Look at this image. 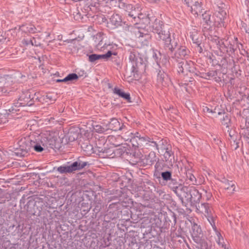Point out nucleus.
<instances>
[{"label": "nucleus", "mask_w": 249, "mask_h": 249, "mask_svg": "<svg viewBox=\"0 0 249 249\" xmlns=\"http://www.w3.org/2000/svg\"><path fill=\"white\" fill-rule=\"evenodd\" d=\"M206 74L207 75V76L209 77V78H210L211 77H212L216 76L217 75V73L216 71H212L208 72L207 73H206Z\"/></svg>", "instance_id": "nucleus-50"}, {"label": "nucleus", "mask_w": 249, "mask_h": 249, "mask_svg": "<svg viewBox=\"0 0 249 249\" xmlns=\"http://www.w3.org/2000/svg\"><path fill=\"white\" fill-rule=\"evenodd\" d=\"M217 235V239H216V242L218 244V245L223 249H226V245L224 243V239L223 237H222L220 233H219L217 231V229L216 228V231H215Z\"/></svg>", "instance_id": "nucleus-34"}, {"label": "nucleus", "mask_w": 249, "mask_h": 249, "mask_svg": "<svg viewBox=\"0 0 249 249\" xmlns=\"http://www.w3.org/2000/svg\"><path fill=\"white\" fill-rule=\"evenodd\" d=\"M21 30L26 33L34 34L39 32V31L33 25L28 24L22 25L21 26Z\"/></svg>", "instance_id": "nucleus-29"}, {"label": "nucleus", "mask_w": 249, "mask_h": 249, "mask_svg": "<svg viewBox=\"0 0 249 249\" xmlns=\"http://www.w3.org/2000/svg\"><path fill=\"white\" fill-rule=\"evenodd\" d=\"M225 20H220L216 18L214 19L213 26L217 27L225 26Z\"/></svg>", "instance_id": "nucleus-43"}, {"label": "nucleus", "mask_w": 249, "mask_h": 249, "mask_svg": "<svg viewBox=\"0 0 249 249\" xmlns=\"http://www.w3.org/2000/svg\"><path fill=\"white\" fill-rule=\"evenodd\" d=\"M161 176L162 179L166 181L167 182L170 180L172 178V173L170 171H165L161 173Z\"/></svg>", "instance_id": "nucleus-39"}, {"label": "nucleus", "mask_w": 249, "mask_h": 249, "mask_svg": "<svg viewBox=\"0 0 249 249\" xmlns=\"http://www.w3.org/2000/svg\"><path fill=\"white\" fill-rule=\"evenodd\" d=\"M113 0L115 3V6H118L125 12L124 14L127 16V20L129 21L132 22L133 24L137 23L139 20V13L132 5L126 3L124 0Z\"/></svg>", "instance_id": "nucleus-2"}, {"label": "nucleus", "mask_w": 249, "mask_h": 249, "mask_svg": "<svg viewBox=\"0 0 249 249\" xmlns=\"http://www.w3.org/2000/svg\"><path fill=\"white\" fill-rule=\"evenodd\" d=\"M192 237L196 243L201 242L203 237V233L201 228L196 224H194L192 227Z\"/></svg>", "instance_id": "nucleus-11"}, {"label": "nucleus", "mask_w": 249, "mask_h": 249, "mask_svg": "<svg viewBox=\"0 0 249 249\" xmlns=\"http://www.w3.org/2000/svg\"><path fill=\"white\" fill-rule=\"evenodd\" d=\"M171 148V145L166 140L161 139L159 140L157 142V150H160L161 152L169 150Z\"/></svg>", "instance_id": "nucleus-24"}, {"label": "nucleus", "mask_w": 249, "mask_h": 249, "mask_svg": "<svg viewBox=\"0 0 249 249\" xmlns=\"http://www.w3.org/2000/svg\"><path fill=\"white\" fill-rule=\"evenodd\" d=\"M129 53V60L132 65L131 70L134 73L138 72L139 67L143 64V59L140 55L138 52L134 48L130 49L128 50Z\"/></svg>", "instance_id": "nucleus-5"}, {"label": "nucleus", "mask_w": 249, "mask_h": 249, "mask_svg": "<svg viewBox=\"0 0 249 249\" xmlns=\"http://www.w3.org/2000/svg\"><path fill=\"white\" fill-rule=\"evenodd\" d=\"M155 168L157 169V170H158L159 168V164L157 162L155 165Z\"/></svg>", "instance_id": "nucleus-60"}, {"label": "nucleus", "mask_w": 249, "mask_h": 249, "mask_svg": "<svg viewBox=\"0 0 249 249\" xmlns=\"http://www.w3.org/2000/svg\"><path fill=\"white\" fill-rule=\"evenodd\" d=\"M178 71L184 75L190 74L191 76L196 74L194 63L191 61L183 60L178 64Z\"/></svg>", "instance_id": "nucleus-7"}, {"label": "nucleus", "mask_w": 249, "mask_h": 249, "mask_svg": "<svg viewBox=\"0 0 249 249\" xmlns=\"http://www.w3.org/2000/svg\"><path fill=\"white\" fill-rule=\"evenodd\" d=\"M243 134L244 137H248L249 136V117H248L246 120V128L243 129Z\"/></svg>", "instance_id": "nucleus-40"}, {"label": "nucleus", "mask_w": 249, "mask_h": 249, "mask_svg": "<svg viewBox=\"0 0 249 249\" xmlns=\"http://www.w3.org/2000/svg\"><path fill=\"white\" fill-rule=\"evenodd\" d=\"M136 36L138 37H142L143 36V34L141 32L138 31L136 33Z\"/></svg>", "instance_id": "nucleus-56"}, {"label": "nucleus", "mask_w": 249, "mask_h": 249, "mask_svg": "<svg viewBox=\"0 0 249 249\" xmlns=\"http://www.w3.org/2000/svg\"><path fill=\"white\" fill-rule=\"evenodd\" d=\"M222 187L229 191V193H232L235 189V186L234 183L232 181H229L226 179H224L222 181Z\"/></svg>", "instance_id": "nucleus-25"}, {"label": "nucleus", "mask_w": 249, "mask_h": 249, "mask_svg": "<svg viewBox=\"0 0 249 249\" xmlns=\"http://www.w3.org/2000/svg\"><path fill=\"white\" fill-rule=\"evenodd\" d=\"M189 51L185 46H180L175 52L172 57L174 59H183L187 55H188Z\"/></svg>", "instance_id": "nucleus-18"}, {"label": "nucleus", "mask_w": 249, "mask_h": 249, "mask_svg": "<svg viewBox=\"0 0 249 249\" xmlns=\"http://www.w3.org/2000/svg\"><path fill=\"white\" fill-rule=\"evenodd\" d=\"M197 244L198 245V249H212V245H209L207 242L202 239L201 242Z\"/></svg>", "instance_id": "nucleus-38"}, {"label": "nucleus", "mask_w": 249, "mask_h": 249, "mask_svg": "<svg viewBox=\"0 0 249 249\" xmlns=\"http://www.w3.org/2000/svg\"><path fill=\"white\" fill-rule=\"evenodd\" d=\"M109 141L110 143L115 147L120 146L122 144V139L120 136H118L117 137L112 136L110 138Z\"/></svg>", "instance_id": "nucleus-31"}, {"label": "nucleus", "mask_w": 249, "mask_h": 249, "mask_svg": "<svg viewBox=\"0 0 249 249\" xmlns=\"http://www.w3.org/2000/svg\"><path fill=\"white\" fill-rule=\"evenodd\" d=\"M37 140L42 146L52 147L54 141V133L50 131H44L38 136Z\"/></svg>", "instance_id": "nucleus-8"}, {"label": "nucleus", "mask_w": 249, "mask_h": 249, "mask_svg": "<svg viewBox=\"0 0 249 249\" xmlns=\"http://www.w3.org/2000/svg\"><path fill=\"white\" fill-rule=\"evenodd\" d=\"M30 42L32 46H38L40 45L39 43H37L35 38L33 37L32 39H30Z\"/></svg>", "instance_id": "nucleus-53"}, {"label": "nucleus", "mask_w": 249, "mask_h": 249, "mask_svg": "<svg viewBox=\"0 0 249 249\" xmlns=\"http://www.w3.org/2000/svg\"><path fill=\"white\" fill-rule=\"evenodd\" d=\"M73 15V18L75 20L78 21H82L84 18L83 15H82L78 10H76L75 12H74Z\"/></svg>", "instance_id": "nucleus-44"}, {"label": "nucleus", "mask_w": 249, "mask_h": 249, "mask_svg": "<svg viewBox=\"0 0 249 249\" xmlns=\"http://www.w3.org/2000/svg\"><path fill=\"white\" fill-rule=\"evenodd\" d=\"M122 131L123 133L121 136L122 139H124L126 142H129L131 143L134 136L135 133H134L130 130H127V128L126 130L124 129Z\"/></svg>", "instance_id": "nucleus-26"}, {"label": "nucleus", "mask_w": 249, "mask_h": 249, "mask_svg": "<svg viewBox=\"0 0 249 249\" xmlns=\"http://www.w3.org/2000/svg\"><path fill=\"white\" fill-rule=\"evenodd\" d=\"M168 187L179 197L182 199V195L179 194V190L182 187L177 178H172L167 182Z\"/></svg>", "instance_id": "nucleus-15"}, {"label": "nucleus", "mask_w": 249, "mask_h": 249, "mask_svg": "<svg viewBox=\"0 0 249 249\" xmlns=\"http://www.w3.org/2000/svg\"><path fill=\"white\" fill-rule=\"evenodd\" d=\"M31 93L28 91L22 93L18 101L9 108V111L16 113L19 110L21 107L31 106L34 104V97L31 98Z\"/></svg>", "instance_id": "nucleus-4"}, {"label": "nucleus", "mask_w": 249, "mask_h": 249, "mask_svg": "<svg viewBox=\"0 0 249 249\" xmlns=\"http://www.w3.org/2000/svg\"><path fill=\"white\" fill-rule=\"evenodd\" d=\"M187 5L190 7L195 2L193 0H182Z\"/></svg>", "instance_id": "nucleus-54"}, {"label": "nucleus", "mask_w": 249, "mask_h": 249, "mask_svg": "<svg viewBox=\"0 0 249 249\" xmlns=\"http://www.w3.org/2000/svg\"><path fill=\"white\" fill-rule=\"evenodd\" d=\"M27 141H25V142H24V143H25V145H26V142H27ZM22 143H24V142H22ZM25 146H26V145H25ZM25 147H26V146H25V147H24V146H23V147H24V148H25Z\"/></svg>", "instance_id": "nucleus-62"}, {"label": "nucleus", "mask_w": 249, "mask_h": 249, "mask_svg": "<svg viewBox=\"0 0 249 249\" xmlns=\"http://www.w3.org/2000/svg\"><path fill=\"white\" fill-rule=\"evenodd\" d=\"M228 133L229 134V138L232 137V136L236 135V134H238L235 131V130L232 129L229 130V129L228 130Z\"/></svg>", "instance_id": "nucleus-51"}, {"label": "nucleus", "mask_w": 249, "mask_h": 249, "mask_svg": "<svg viewBox=\"0 0 249 249\" xmlns=\"http://www.w3.org/2000/svg\"><path fill=\"white\" fill-rule=\"evenodd\" d=\"M157 159L156 153L154 151H151L148 155L145 156V158L142 160V161L144 165H151L156 161Z\"/></svg>", "instance_id": "nucleus-20"}, {"label": "nucleus", "mask_w": 249, "mask_h": 249, "mask_svg": "<svg viewBox=\"0 0 249 249\" xmlns=\"http://www.w3.org/2000/svg\"><path fill=\"white\" fill-rule=\"evenodd\" d=\"M224 46L226 48L225 51L229 54H232L234 53L235 48L231 44H230L229 42H226V43L224 44Z\"/></svg>", "instance_id": "nucleus-37"}, {"label": "nucleus", "mask_w": 249, "mask_h": 249, "mask_svg": "<svg viewBox=\"0 0 249 249\" xmlns=\"http://www.w3.org/2000/svg\"><path fill=\"white\" fill-rule=\"evenodd\" d=\"M112 54L116 55L117 53L108 50L106 53L103 54H91L89 55V61L93 63L99 59L107 60Z\"/></svg>", "instance_id": "nucleus-12"}, {"label": "nucleus", "mask_w": 249, "mask_h": 249, "mask_svg": "<svg viewBox=\"0 0 249 249\" xmlns=\"http://www.w3.org/2000/svg\"><path fill=\"white\" fill-rule=\"evenodd\" d=\"M194 43L196 44V46H197L198 44H201L199 40L196 39L195 41H194Z\"/></svg>", "instance_id": "nucleus-59"}, {"label": "nucleus", "mask_w": 249, "mask_h": 249, "mask_svg": "<svg viewBox=\"0 0 249 249\" xmlns=\"http://www.w3.org/2000/svg\"><path fill=\"white\" fill-rule=\"evenodd\" d=\"M113 93L114 94H116L119 96L125 99L127 102H130L131 101V97L130 96V94L128 93H125L123 91H122L121 89L117 88H115L113 89Z\"/></svg>", "instance_id": "nucleus-27"}, {"label": "nucleus", "mask_w": 249, "mask_h": 249, "mask_svg": "<svg viewBox=\"0 0 249 249\" xmlns=\"http://www.w3.org/2000/svg\"><path fill=\"white\" fill-rule=\"evenodd\" d=\"M190 7L191 13L195 16H198L203 10L202 3L198 1H195Z\"/></svg>", "instance_id": "nucleus-21"}, {"label": "nucleus", "mask_w": 249, "mask_h": 249, "mask_svg": "<svg viewBox=\"0 0 249 249\" xmlns=\"http://www.w3.org/2000/svg\"><path fill=\"white\" fill-rule=\"evenodd\" d=\"M190 192L191 196L190 204L192 206H194L199 203L200 199L201 198V194L198 192L196 187L194 186L190 187Z\"/></svg>", "instance_id": "nucleus-14"}, {"label": "nucleus", "mask_w": 249, "mask_h": 249, "mask_svg": "<svg viewBox=\"0 0 249 249\" xmlns=\"http://www.w3.org/2000/svg\"><path fill=\"white\" fill-rule=\"evenodd\" d=\"M107 126V129H110L115 131L117 130H123L124 129L126 130V126L124 124L121 125L120 122L116 118L111 119L110 121L108 123Z\"/></svg>", "instance_id": "nucleus-13"}, {"label": "nucleus", "mask_w": 249, "mask_h": 249, "mask_svg": "<svg viewBox=\"0 0 249 249\" xmlns=\"http://www.w3.org/2000/svg\"><path fill=\"white\" fill-rule=\"evenodd\" d=\"M218 10L215 12V17L217 18H220V20H225L226 17V12L222 8L218 7Z\"/></svg>", "instance_id": "nucleus-33"}, {"label": "nucleus", "mask_w": 249, "mask_h": 249, "mask_svg": "<svg viewBox=\"0 0 249 249\" xmlns=\"http://www.w3.org/2000/svg\"><path fill=\"white\" fill-rule=\"evenodd\" d=\"M179 194L182 195V199L179 198L183 204L184 199L187 203H190L191 201V193L190 192V187L186 186H182L179 190Z\"/></svg>", "instance_id": "nucleus-19"}, {"label": "nucleus", "mask_w": 249, "mask_h": 249, "mask_svg": "<svg viewBox=\"0 0 249 249\" xmlns=\"http://www.w3.org/2000/svg\"><path fill=\"white\" fill-rule=\"evenodd\" d=\"M23 43L25 44V45H26L31 44V42H30V40H28L24 39L23 40Z\"/></svg>", "instance_id": "nucleus-57"}, {"label": "nucleus", "mask_w": 249, "mask_h": 249, "mask_svg": "<svg viewBox=\"0 0 249 249\" xmlns=\"http://www.w3.org/2000/svg\"><path fill=\"white\" fill-rule=\"evenodd\" d=\"M168 80L167 75L164 71H160L157 75V80L159 83L162 86H165Z\"/></svg>", "instance_id": "nucleus-28"}, {"label": "nucleus", "mask_w": 249, "mask_h": 249, "mask_svg": "<svg viewBox=\"0 0 249 249\" xmlns=\"http://www.w3.org/2000/svg\"><path fill=\"white\" fill-rule=\"evenodd\" d=\"M94 129L98 133H104L107 129L102 127L100 125H96L94 126Z\"/></svg>", "instance_id": "nucleus-46"}, {"label": "nucleus", "mask_w": 249, "mask_h": 249, "mask_svg": "<svg viewBox=\"0 0 249 249\" xmlns=\"http://www.w3.org/2000/svg\"><path fill=\"white\" fill-rule=\"evenodd\" d=\"M186 180L188 181V183H191L193 185L197 183L196 179L191 171L186 172Z\"/></svg>", "instance_id": "nucleus-32"}, {"label": "nucleus", "mask_w": 249, "mask_h": 249, "mask_svg": "<svg viewBox=\"0 0 249 249\" xmlns=\"http://www.w3.org/2000/svg\"><path fill=\"white\" fill-rule=\"evenodd\" d=\"M163 153V160L168 166H173L175 162L174 152L172 150V147L169 150L164 151Z\"/></svg>", "instance_id": "nucleus-17"}, {"label": "nucleus", "mask_w": 249, "mask_h": 249, "mask_svg": "<svg viewBox=\"0 0 249 249\" xmlns=\"http://www.w3.org/2000/svg\"><path fill=\"white\" fill-rule=\"evenodd\" d=\"M196 48H197L196 50L199 53H201L202 52L203 49H202V47L201 46V44H198Z\"/></svg>", "instance_id": "nucleus-55"}, {"label": "nucleus", "mask_w": 249, "mask_h": 249, "mask_svg": "<svg viewBox=\"0 0 249 249\" xmlns=\"http://www.w3.org/2000/svg\"><path fill=\"white\" fill-rule=\"evenodd\" d=\"M78 78V75L76 73H70L68 74L65 78V81L67 82H72L74 80H77Z\"/></svg>", "instance_id": "nucleus-41"}, {"label": "nucleus", "mask_w": 249, "mask_h": 249, "mask_svg": "<svg viewBox=\"0 0 249 249\" xmlns=\"http://www.w3.org/2000/svg\"><path fill=\"white\" fill-rule=\"evenodd\" d=\"M87 164V162L75 161L69 166H61L58 167L57 171L61 174L71 173L76 170H79L84 168Z\"/></svg>", "instance_id": "nucleus-9"}, {"label": "nucleus", "mask_w": 249, "mask_h": 249, "mask_svg": "<svg viewBox=\"0 0 249 249\" xmlns=\"http://www.w3.org/2000/svg\"><path fill=\"white\" fill-rule=\"evenodd\" d=\"M202 18L205 28H211L213 26L214 20L213 19L212 13L210 11H206L202 14Z\"/></svg>", "instance_id": "nucleus-16"}, {"label": "nucleus", "mask_w": 249, "mask_h": 249, "mask_svg": "<svg viewBox=\"0 0 249 249\" xmlns=\"http://www.w3.org/2000/svg\"><path fill=\"white\" fill-rule=\"evenodd\" d=\"M103 41H101L97 45L98 49H103V50H104L105 49H107L108 47H110V44H107L105 43L103 46H102Z\"/></svg>", "instance_id": "nucleus-47"}, {"label": "nucleus", "mask_w": 249, "mask_h": 249, "mask_svg": "<svg viewBox=\"0 0 249 249\" xmlns=\"http://www.w3.org/2000/svg\"><path fill=\"white\" fill-rule=\"evenodd\" d=\"M7 78H9L8 75L0 77V96L6 95L8 93V84L6 82Z\"/></svg>", "instance_id": "nucleus-22"}, {"label": "nucleus", "mask_w": 249, "mask_h": 249, "mask_svg": "<svg viewBox=\"0 0 249 249\" xmlns=\"http://www.w3.org/2000/svg\"><path fill=\"white\" fill-rule=\"evenodd\" d=\"M157 142L158 141H155L153 138H149V140H148L147 142L146 143L145 146L147 148H151L152 149L156 150L157 149Z\"/></svg>", "instance_id": "nucleus-35"}, {"label": "nucleus", "mask_w": 249, "mask_h": 249, "mask_svg": "<svg viewBox=\"0 0 249 249\" xmlns=\"http://www.w3.org/2000/svg\"><path fill=\"white\" fill-rule=\"evenodd\" d=\"M65 78L63 79H57L56 80V82L57 83H60V82H67L66 81H65Z\"/></svg>", "instance_id": "nucleus-58"}, {"label": "nucleus", "mask_w": 249, "mask_h": 249, "mask_svg": "<svg viewBox=\"0 0 249 249\" xmlns=\"http://www.w3.org/2000/svg\"><path fill=\"white\" fill-rule=\"evenodd\" d=\"M148 140H149V137L146 136L141 135L139 144H138V146L137 147L138 148L141 147L142 146H145L146 143L147 142Z\"/></svg>", "instance_id": "nucleus-42"}, {"label": "nucleus", "mask_w": 249, "mask_h": 249, "mask_svg": "<svg viewBox=\"0 0 249 249\" xmlns=\"http://www.w3.org/2000/svg\"><path fill=\"white\" fill-rule=\"evenodd\" d=\"M103 1H105L106 3H108L109 1L112 2L113 3H114L113 0H93V2L98 4H100L101 2Z\"/></svg>", "instance_id": "nucleus-52"}, {"label": "nucleus", "mask_w": 249, "mask_h": 249, "mask_svg": "<svg viewBox=\"0 0 249 249\" xmlns=\"http://www.w3.org/2000/svg\"><path fill=\"white\" fill-rule=\"evenodd\" d=\"M81 147L86 155H90L95 153L93 145H91L88 141H86L82 143L81 145Z\"/></svg>", "instance_id": "nucleus-23"}, {"label": "nucleus", "mask_w": 249, "mask_h": 249, "mask_svg": "<svg viewBox=\"0 0 249 249\" xmlns=\"http://www.w3.org/2000/svg\"><path fill=\"white\" fill-rule=\"evenodd\" d=\"M237 140H240V137L238 134L236 135L232 136V137L229 138V141L231 143H232V141Z\"/></svg>", "instance_id": "nucleus-49"}, {"label": "nucleus", "mask_w": 249, "mask_h": 249, "mask_svg": "<svg viewBox=\"0 0 249 249\" xmlns=\"http://www.w3.org/2000/svg\"><path fill=\"white\" fill-rule=\"evenodd\" d=\"M141 134L138 132H136L134 134V136L133 139L132 140L131 142L133 147H137L138 146V144H139V142L140 140Z\"/></svg>", "instance_id": "nucleus-36"}, {"label": "nucleus", "mask_w": 249, "mask_h": 249, "mask_svg": "<svg viewBox=\"0 0 249 249\" xmlns=\"http://www.w3.org/2000/svg\"><path fill=\"white\" fill-rule=\"evenodd\" d=\"M26 146L25 148L23 147V145H20L19 149L16 152L18 156L24 157L32 148L38 152H42L43 150V148L40 144L36 143L33 141L31 140L30 141H27L26 142ZM39 143L40 144L39 142Z\"/></svg>", "instance_id": "nucleus-6"}, {"label": "nucleus", "mask_w": 249, "mask_h": 249, "mask_svg": "<svg viewBox=\"0 0 249 249\" xmlns=\"http://www.w3.org/2000/svg\"><path fill=\"white\" fill-rule=\"evenodd\" d=\"M122 17L118 14L114 13L109 18L107 26L112 29H115L122 25Z\"/></svg>", "instance_id": "nucleus-10"}, {"label": "nucleus", "mask_w": 249, "mask_h": 249, "mask_svg": "<svg viewBox=\"0 0 249 249\" xmlns=\"http://www.w3.org/2000/svg\"><path fill=\"white\" fill-rule=\"evenodd\" d=\"M150 28L156 39L158 41H162L164 49L173 53L178 46V40L173 36L172 37L169 30L164 28L162 22L159 19H155Z\"/></svg>", "instance_id": "nucleus-1"}, {"label": "nucleus", "mask_w": 249, "mask_h": 249, "mask_svg": "<svg viewBox=\"0 0 249 249\" xmlns=\"http://www.w3.org/2000/svg\"><path fill=\"white\" fill-rule=\"evenodd\" d=\"M221 123L223 125H225L226 127H229L231 123V119L228 115H225L221 120Z\"/></svg>", "instance_id": "nucleus-45"}, {"label": "nucleus", "mask_w": 249, "mask_h": 249, "mask_svg": "<svg viewBox=\"0 0 249 249\" xmlns=\"http://www.w3.org/2000/svg\"><path fill=\"white\" fill-rule=\"evenodd\" d=\"M206 110H207V112H211V113H213V112L212 109H209L208 107H206Z\"/></svg>", "instance_id": "nucleus-61"}, {"label": "nucleus", "mask_w": 249, "mask_h": 249, "mask_svg": "<svg viewBox=\"0 0 249 249\" xmlns=\"http://www.w3.org/2000/svg\"><path fill=\"white\" fill-rule=\"evenodd\" d=\"M194 206L196 207V212L204 214L213 229L216 231L214 222L215 215L213 214V209L210 204L207 203H203L199 204V203Z\"/></svg>", "instance_id": "nucleus-3"}, {"label": "nucleus", "mask_w": 249, "mask_h": 249, "mask_svg": "<svg viewBox=\"0 0 249 249\" xmlns=\"http://www.w3.org/2000/svg\"><path fill=\"white\" fill-rule=\"evenodd\" d=\"M6 113H0V124H4L8 121V118L10 116H12V114H14L11 111H9V109L8 110H5Z\"/></svg>", "instance_id": "nucleus-30"}, {"label": "nucleus", "mask_w": 249, "mask_h": 249, "mask_svg": "<svg viewBox=\"0 0 249 249\" xmlns=\"http://www.w3.org/2000/svg\"><path fill=\"white\" fill-rule=\"evenodd\" d=\"M240 140L232 141V143H231V149L236 150L239 147V143Z\"/></svg>", "instance_id": "nucleus-48"}]
</instances>
